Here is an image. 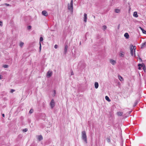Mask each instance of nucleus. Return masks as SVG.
<instances>
[{
  "instance_id": "obj_5",
  "label": "nucleus",
  "mask_w": 146,
  "mask_h": 146,
  "mask_svg": "<svg viewBox=\"0 0 146 146\" xmlns=\"http://www.w3.org/2000/svg\"><path fill=\"white\" fill-rule=\"evenodd\" d=\"M52 71H49L47 73V76L50 77L52 75Z\"/></svg>"
},
{
  "instance_id": "obj_37",
  "label": "nucleus",
  "mask_w": 146,
  "mask_h": 146,
  "mask_svg": "<svg viewBox=\"0 0 146 146\" xmlns=\"http://www.w3.org/2000/svg\"><path fill=\"white\" fill-rule=\"evenodd\" d=\"M0 25L1 26H2L3 25V23L1 21H0Z\"/></svg>"
},
{
  "instance_id": "obj_12",
  "label": "nucleus",
  "mask_w": 146,
  "mask_h": 146,
  "mask_svg": "<svg viewBox=\"0 0 146 146\" xmlns=\"http://www.w3.org/2000/svg\"><path fill=\"white\" fill-rule=\"evenodd\" d=\"M99 86L98 83L97 82H95V86L96 88H98Z\"/></svg>"
},
{
  "instance_id": "obj_20",
  "label": "nucleus",
  "mask_w": 146,
  "mask_h": 146,
  "mask_svg": "<svg viewBox=\"0 0 146 146\" xmlns=\"http://www.w3.org/2000/svg\"><path fill=\"white\" fill-rule=\"evenodd\" d=\"M143 64H138V66L139 67H143V66H144L143 65Z\"/></svg>"
},
{
  "instance_id": "obj_34",
  "label": "nucleus",
  "mask_w": 146,
  "mask_h": 146,
  "mask_svg": "<svg viewBox=\"0 0 146 146\" xmlns=\"http://www.w3.org/2000/svg\"><path fill=\"white\" fill-rule=\"evenodd\" d=\"M107 141L108 142H110V140L109 138H107Z\"/></svg>"
},
{
  "instance_id": "obj_27",
  "label": "nucleus",
  "mask_w": 146,
  "mask_h": 146,
  "mask_svg": "<svg viewBox=\"0 0 146 146\" xmlns=\"http://www.w3.org/2000/svg\"><path fill=\"white\" fill-rule=\"evenodd\" d=\"M143 70L145 71V70L146 69V67L145 65L144 64H143Z\"/></svg>"
},
{
  "instance_id": "obj_1",
  "label": "nucleus",
  "mask_w": 146,
  "mask_h": 146,
  "mask_svg": "<svg viewBox=\"0 0 146 146\" xmlns=\"http://www.w3.org/2000/svg\"><path fill=\"white\" fill-rule=\"evenodd\" d=\"M82 138L85 142L87 143V136L85 131H83L82 132Z\"/></svg>"
},
{
  "instance_id": "obj_30",
  "label": "nucleus",
  "mask_w": 146,
  "mask_h": 146,
  "mask_svg": "<svg viewBox=\"0 0 146 146\" xmlns=\"http://www.w3.org/2000/svg\"><path fill=\"white\" fill-rule=\"evenodd\" d=\"M5 5L7 6H11V5H10V4L7 3H5Z\"/></svg>"
},
{
  "instance_id": "obj_35",
  "label": "nucleus",
  "mask_w": 146,
  "mask_h": 146,
  "mask_svg": "<svg viewBox=\"0 0 146 146\" xmlns=\"http://www.w3.org/2000/svg\"><path fill=\"white\" fill-rule=\"evenodd\" d=\"M142 32H143V33L145 34H146V31H145L144 30H143V31H142Z\"/></svg>"
},
{
  "instance_id": "obj_6",
  "label": "nucleus",
  "mask_w": 146,
  "mask_h": 146,
  "mask_svg": "<svg viewBox=\"0 0 146 146\" xmlns=\"http://www.w3.org/2000/svg\"><path fill=\"white\" fill-rule=\"evenodd\" d=\"M110 62L113 65H114L116 63V61L112 59L110 60Z\"/></svg>"
},
{
  "instance_id": "obj_26",
  "label": "nucleus",
  "mask_w": 146,
  "mask_h": 146,
  "mask_svg": "<svg viewBox=\"0 0 146 146\" xmlns=\"http://www.w3.org/2000/svg\"><path fill=\"white\" fill-rule=\"evenodd\" d=\"M33 111V110L32 109H31L29 111V113H32Z\"/></svg>"
},
{
  "instance_id": "obj_36",
  "label": "nucleus",
  "mask_w": 146,
  "mask_h": 146,
  "mask_svg": "<svg viewBox=\"0 0 146 146\" xmlns=\"http://www.w3.org/2000/svg\"><path fill=\"white\" fill-rule=\"evenodd\" d=\"M124 55V54H123L122 53H121L120 54V56L122 57Z\"/></svg>"
},
{
  "instance_id": "obj_18",
  "label": "nucleus",
  "mask_w": 146,
  "mask_h": 146,
  "mask_svg": "<svg viewBox=\"0 0 146 146\" xmlns=\"http://www.w3.org/2000/svg\"><path fill=\"white\" fill-rule=\"evenodd\" d=\"M24 43L22 42H21L20 43L19 46L21 47H22L24 45Z\"/></svg>"
},
{
  "instance_id": "obj_31",
  "label": "nucleus",
  "mask_w": 146,
  "mask_h": 146,
  "mask_svg": "<svg viewBox=\"0 0 146 146\" xmlns=\"http://www.w3.org/2000/svg\"><path fill=\"white\" fill-rule=\"evenodd\" d=\"M58 46L57 45V44L55 45L54 46V48H55V49H56L58 48Z\"/></svg>"
},
{
  "instance_id": "obj_24",
  "label": "nucleus",
  "mask_w": 146,
  "mask_h": 146,
  "mask_svg": "<svg viewBox=\"0 0 146 146\" xmlns=\"http://www.w3.org/2000/svg\"><path fill=\"white\" fill-rule=\"evenodd\" d=\"M3 67L5 68H7L8 67V65L7 64L3 66Z\"/></svg>"
},
{
  "instance_id": "obj_19",
  "label": "nucleus",
  "mask_w": 146,
  "mask_h": 146,
  "mask_svg": "<svg viewBox=\"0 0 146 146\" xmlns=\"http://www.w3.org/2000/svg\"><path fill=\"white\" fill-rule=\"evenodd\" d=\"M120 10L118 9H116L115 10V12L116 13H119L120 12Z\"/></svg>"
},
{
  "instance_id": "obj_21",
  "label": "nucleus",
  "mask_w": 146,
  "mask_h": 146,
  "mask_svg": "<svg viewBox=\"0 0 146 146\" xmlns=\"http://www.w3.org/2000/svg\"><path fill=\"white\" fill-rule=\"evenodd\" d=\"M43 40V38L42 37H40V42L42 41Z\"/></svg>"
},
{
  "instance_id": "obj_10",
  "label": "nucleus",
  "mask_w": 146,
  "mask_h": 146,
  "mask_svg": "<svg viewBox=\"0 0 146 146\" xmlns=\"http://www.w3.org/2000/svg\"><path fill=\"white\" fill-rule=\"evenodd\" d=\"M146 45V42H145L142 44H141V48H144L145 47V46Z\"/></svg>"
},
{
  "instance_id": "obj_48",
  "label": "nucleus",
  "mask_w": 146,
  "mask_h": 146,
  "mask_svg": "<svg viewBox=\"0 0 146 146\" xmlns=\"http://www.w3.org/2000/svg\"><path fill=\"white\" fill-rule=\"evenodd\" d=\"M23 0V1H25V0Z\"/></svg>"
},
{
  "instance_id": "obj_43",
  "label": "nucleus",
  "mask_w": 146,
  "mask_h": 146,
  "mask_svg": "<svg viewBox=\"0 0 146 146\" xmlns=\"http://www.w3.org/2000/svg\"><path fill=\"white\" fill-rule=\"evenodd\" d=\"M110 116H112V114L111 113H110Z\"/></svg>"
},
{
  "instance_id": "obj_3",
  "label": "nucleus",
  "mask_w": 146,
  "mask_h": 146,
  "mask_svg": "<svg viewBox=\"0 0 146 146\" xmlns=\"http://www.w3.org/2000/svg\"><path fill=\"white\" fill-rule=\"evenodd\" d=\"M55 103L53 99H52L50 103V106L51 108L52 109L54 106Z\"/></svg>"
},
{
  "instance_id": "obj_44",
  "label": "nucleus",
  "mask_w": 146,
  "mask_h": 146,
  "mask_svg": "<svg viewBox=\"0 0 146 146\" xmlns=\"http://www.w3.org/2000/svg\"><path fill=\"white\" fill-rule=\"evenodd\" d=\"M80 45L81 44V42H80Z\"/></svg>"
},
{
  "instance_id": "obj_25",
  "label": "nucleus",
  "mask_w": 146,
  "mask_h": 146,
  "mask_svg": "<svg viewBox=\"0 0 146 146\" xmlns=\"http://www.w3.org/2000/svg\"><path fill=\"white\" fill-rule=\"evenodd\" d=\"M40 44V46H39V50H40V51L41 50V46L40 42H39Z\"/></svg>"
},
{
  "instance_id": "obj_33",
  "label": "nucleus",
  "mask_w": 146,
  "mask_h": 146,
  "mask_svg": "<svg viewBox=\"0 0 146 146\" xmlns=\"http://www.w3.org/2000/svg\"><path fill=\"white\" fill-rule=\"evenodd\" d=\"M15 91V90L13 89H11V90L10 92L11 93H13V92H14Z\"/></svg>"
},
{
  "instance_id": "obj_29",
  "label": "nucleus",
  "mask_w": 146,
  "mask_h": 146,
  "mask_svg": "<svg viewBox=\"0 0 146 146\" xmlns=\"http://www.w3.org/2000/svg\"><path fill=\"white\" fill-rule=\"evenodd\" d=\"M130 53L131 54L132 56H133V51H130Z\"/></svg>"
},
{
  "instance_id": "obj_42",
  "label": "nucleus",
  "mask_w": 146,
  "mask_h": 146,
  "mask_svg": "<svg viewBox=\"0 0 146 146\" xmlns=\"http://www.w3.org/2000/svg\"><path fill=\"white\" fill-rule=\"evenodd\" d=\"M2 115V116L3 117H5V115H4V114H3Z\"/></svg>"
},
{
  "instance_id": "obj_2",
  "label": "nucleus",
  "mask_w": 146,
  "mask_h": 146,
  "mask_svg": "<svg viewBox=\"0 0 146 146\" xmlns=\"http://www.w3.org/2000/svg\"><path fill=\"white\" fill-rule=\"evenodd\" d=\"M68 9L70 10L71 12H73V0L71 1L70 4H68Z\"/></svg>"
},
{
  "instance_id": "obj_46",
  "label": "nucleus",
  "mask_w": 146,
  "mask_h": 146,
  "mask_svg": "<svg viewBox=\"0 0 146 146\" xmlns=\"http://www.w3.org/2000/svg\"><path fill=\"white\" fill-rule=\"evenodd\" d=\"M139 59H140V60H141V58H139Z\"/></svg>"
},
{
  "instance_id": "obj_41",
  "label": "nucleus",
  "mask_w": 146,
  "mask_h": 146,
  "mask_svg": "<svg viewBox=\"0 0 146 146\" xmlns=\"http://www.w3.org/2000/svg\"><path fill=\"white\" fill-rule=\"evenodd\" d=\"M138 69L140 70L141 69V67H139Z\"/></svg>"
},
{
  "instance_id": "obj_45",
  "label": "nucleus",
  "mask_w": 146,
  "mask_h": 146,
  "mask_svg": "<svg viewBox=\"0 0 146 146\" xmlns=\"http://www.w3.org/2000/svg\"><path fill=\"white\" fill-rule=\"evenodd\" d=\"M94 18H95V16H94Z\"/></svg>"
},
{
  "instance_id": "obj_14",
  "label": "nucleus",
  "mask_w": 146,
  "mask_h": 146,
  "mask_svg": "<svg viewBox=\"0 0 146 146\" xmlns=\"http://www.w3.org/2000/svg\"><path fill=\"white\" fill-rule=\"evenodd\" d=\"M133 15L134 17H138V15H137V12H134Z\"/></svg>"
},
{
  "instance_id": "obj_13",
  "label": "nucleus",
  "mask_w": 146,
  "mask_h": 146,
  "mask_svg": "<svg viewBox=\"0 0 146 146\" xmlns=\"http://www.w3.org/2000/svg\"><path fill=\"white\" fill-rule=\"evenodd\" d=\"M123 114V112H117V114L119 116H121Z\"/></svg>"
},
{
  "instance_id": "obj_4",
  "label": "nucleus",
  "mask_w": 146,
  "mask_h": 146,
  "mask_svg": "<svg viewBox=\"0 0 146 146\" xmlns=\"http://www.w3.org/2000/svg\"><path fill=\"white\" fill-rule=\"evenodd\" d=\"M130 51H133V50H134V52H135V50L136 49V47L135 46H133L132 44H131L130 45Z\"/></svg>"
},
{
  "instance_id": "obj_17",
  "label": "nucleus",
  "mask_w": 146,
  "mask_h": 146,
  "mask_svg": "<svg viewBox=\"0 0 146 146\" xmlns=\"http://www.w3.org/2000/svg\"><path fill=\"white\" fill-rule=\"evenodd\" d=\"M118 77H119V80L121 81H122L123 80V78H122V77H121L120 76H118Z\"/></svg>"
},
{
  "instance_id": "obj_23",
  "label": "nucleus",
  "mask_w": 146,
  "mask_h": 146,
  "mask_svg": "<svg viewBox=\"0 0 146 146\" xmlns=\"http://www.w3.org/2000/svg\"><path fill=\"white\" fill-rule=\"evenodd\" d=\"M28 131V129L27 128H25L24 129H23V132H27Z\"/></svg>"
},
{
  "instance_id": "obj_40",
  "label": "nucleus",
  "mask_w": 146,
  "mask_h": 146,
  "mask_svg": "<svg viewBox=\"0 0 146 146\" xmlns=\"http://www.w3.org/2000/svg\"><path fill=\"white\" fill-rule=\"evenodd\" d=\"M2 77L1 75H0V79H2V77Z\"/></svg>"
},
{
  "instance_id": "obj_9",
  "label": "nucleus",
  "mask_w": 146,
  "mask_h": 146,
  "mask_svg": "<svg viewBox=\"0 0 146 146\" xmlns=\"http://www.w3.org/2000/svg\"><path fill=\"white\" fill-rule=\"evenodd\" d=\"M87 14L86 13H84V21L85 22H86L87 21Z\"/></svg>"
},
{
  "instance_id": "obj_15",
  "label": "nucleus",
  "mask_w": 146,
  "mask_h": 146,
  "mask_svg": "<svg viewBox=\"0 0 146 146\" xmlns=\"http://www.w3.org/2000/svg\"><path fill=\"white\" fill-rule=\"evenodd\" d=\"M38 140L40 141L43 138L42 135H40L38 136Z\"/></svg>"
},
{
  "instance_id": "obj_47",
  "label": "nucleus",
  "mask_w": 146,
  "mask_h": 146,
  "mask_svg": "<svg viewBox=\"0 0 146 146\" xmlns=\"http://www.w3.org/2000/svg\"><path fill=\"white\" fill-rule=\"evenodd\" d=\"M131 112H130L129 113H130Z\"/></svg>"
},
{
  "instance_id": "obj_32",
  "label": "nucleus",
  "mask_w": 146,
  "mask_h": 146,
  "mask_svg": "<svg viewBox=\"0 0 146 146\" xmlns=\"http://www.w3.org/2000/svg\"><path fill=\"white\" fill-rule=\"evenodd\" d=\"M137 104V101H136L135 103V104L134 105V106H136V105Z\"/></svg>"
},
{
  "instance_id": "obj_28",
  "label": "nucleus",
  "mask_w": 146,
  "mask_h": 146,
  "mask_svg": "<svg viewBox=\"0 0 146 146\" xmlns=\"http://www.w3.org/2000/svg\"><path fill=\"white\" fill-rule=\"evenodd\" d=\"M31 26H29L27 27V29L28 30L30 29H31Z\"/></svg>"
},
{
  "instance_id": "obj_11",
  "label": "nucleus",
  "mask_w": 146,
  "mask_h": 146,
  "mask_svg": "<svg viewBox=\"0 0 146 146\" xmlns=\"http://www.w3.org/2000/svg\"><path fill=\"white\" fill-rule=\"evenodd\" d=\"M124 36L127 39L129 37V35L127 33H125L124 34Z\"/></svg>"
},
{
  "instance_id": "obj_39",
  "label": "nucleus",
  "mask_w": 146,
  "mask_h": 146,
  "mask_svg": "<svg viewBox=\"0 0 146 146\" xmlns=\"http://www.w3.org/2000/svg\"><path fill=\"white\" fill-rule=\"evenodd\" d=\"M71 75H74V73L72 71L71 72Z\"/></svg>"
},
{
  "instance_id": "obj_8",
  "label": "nucleus",
  "mask_w": 146,
  "mask_h": 146,
  "mask_svg": "<svg viewBox=\"0 0 146 146\" xmlns=\"http://www.w3.org/2000/svg\"><path fill=\"white\" fill-rule=\"evenodd\" d=\"M68 48V46L67 45H66L65 47L64 53L65 54H66L67 53V50Z\"/></svg>"
},
{
  "instance_id": "obj_22",
  "label": "nucleus",
  "mask_w": 146,
  "mask_h": 146,
  "mask_svg": "<svg viewBox=\"0 0 146 146\" xmlns=\"http://www.w3.org/2000/svg\"><path fill=\"white\" fill-rule=\"evenodd\" d=\"M103 29L104 30L106 29L107 28V27L106 25H104L103 26Z\"/></svg>"
},
{
  "instance_id": "obj_38",
  "label": "nucleus",
  "mask_w": 146,
  "mask_h": 146,
  "mask_svg": "<svg viewBox=\"0 0 146 146\" xmlns=\"http://www.w3.org/2000/svg\"><path fill=\"white\" fill-rule=\"evenodd\" d=\"M139 28L142 30V31L143 30H144L141 27H139Z\"/></svg>"
},
{
  "instance_id": "obj_16",
  "label": "nucleus",
  "mask_w": 146,
  "mask_h": 146,
  "mask_svg": "<svg viewBox=\"0 0 146 146\" xmlns=\"http://www.w3.org/2000/svg\"><path fill=\"white\" fill-rule=\"evenodd\" d=\"M105 99H106V100H107V101H108V102L110 101V99L107 96H106Z\"/></svg>"
},
{
  "instance_id": "obj_7",
  "label": "nucleus",
  "mask_w": 146,
  "mask_h": 146,
  "mask_svg": "<svg viewBox=\"0 0 146 146\" xmlns=\"http://www.w3.org/2000/svg\"><path fill=\"white\" fill-rule=\"evenodd\" d=\"M42 14L45 16H47L48 15V14L46 11H43L42 12Z\"/></svg>"
}]
</instances>
